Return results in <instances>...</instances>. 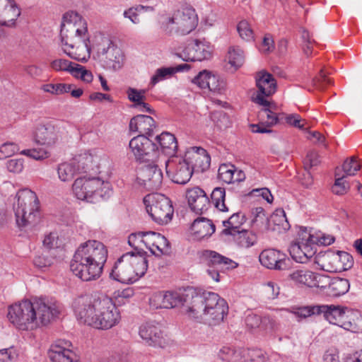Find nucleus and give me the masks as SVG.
I'll return each mask as SVG.
<instances>
[{"instance_id": "obj_1", "label": "nucleus", "mask_w": 362, "mask_h": 362, "mask_svg": "<svg viewBox=\"0 0 362 362\" xmlns=\"http://www.w3.org/2000/svg\"><path fill=\"white\" fill-rule=\"evenodd\" d=\"M60 312L61 305L55 298L35 297L11 305L8 318L16 328L28 330L49 324Z\"/></svg>"}, {"instance_id": "obj_2", "label": "nucleus", "mask_w": 362, "mask_h": 362, "mask_svg": "<svg viewBox=\"0 0 362 362\" xmlns=\"http://www.w3.org/2000/svg\"><path fill=\"white\" fill-rule=\"evenodd\" d=\"M75 315L81 323L95 329H108L120 320V313L112 300L106 296H83L73 304Z\"/></svg>"}, {"instance_id": "obj_3", "label": "nucleus", "mask_w": 362, "mask_h": 362, "mask_svg": "<svg viewBox=\"0 0 362 362\" xmlns=\"http://www.w3.org/2000/svg\"><path fill=\"white\" fill-rule=\"evenodd\" d=\"M187 296L190 300L185 305V314L191 320L209 326H216L228 315L226 300L216 293H198L193 288H189Z\"/></svg>"}, {"instance_id": "obj_4", "label": "nucleus", "mask_w": 362, "mask_h": 362, "mask_svg": "<svg viewBox=\"0 0 362 362\" xmlns=\"http://www.w3.org/2000/svg\"><path fill=\"white\" fill-rule=\"evenodd\" d=\"M107 259V250L98 240H90L82 243L76 250L70 263V269L83 281L98 279Z\"/></svg>"}, {"instance_id": "obj_5", "label": "nucleus", "mask_w": 362, "mask_h": 362, "mask_svg": "<svg viewBox=\"0 0 362 362\" xmlns=\"http://www.w3.org/2000/svg\"><path fill=\"white\" fill-rule=\"evenodd\" d=\"M60 37L62 45L65 47L64 52L71 58L78 60L76 53L70 49L78 48L81 44L83 45L86 50L90 52L87 23L78 13L69 11L64 15Z\"/></svg>"}, {"instance_id": "obj_6", "label": "nucleus", "mask_w": 362, "mask_h": 362, "mask_svg": "<svg viewBox=\"0 0 362 362\" xmlns=\"http://www.w3.org/2000/svg\"><path fill=\"white\" fill-rule=\"evenodd\" d=\"M13 203L16 223L21 228L35 226L40 216V201L37 194L30 189L19 190Z\"/></svg>"}, {"instance_id": "obj_7", "label": "nucleus", "mask_w": 362, "mask_h": 362, "mask_svg": "<svg viewBox=\"0 0 362 362\" xmlns=\"http://www.w3.org/2000/svg\"><path fill=\"white\" fill-rule=\"evenodd\" d=\"M197 25V18L194 9L191 7H184L177 10L162 24V29L168 35H185L195 29Z\"/></svg>"}, {"instance_id": "obj_8", "label": "nucleus", "mask_w": 362, "mask_h": 362, "mask_svg": "<svg viewBox=\"0 0 362 362\" xmlns=\"http://www.w3.org/2000/svg\"><path fill=\"white\" fill-rule=\"evenodd\" d=\"M146 211L152 219L160 225L168 223L173 218L174 209L172 202L162 194H149L144 197Z\"/></svg>"}, {"instance_id": "obj_9", "label": "nucleus", "mask_w": 362, "mask_h": 362, "mask_svg": "<svg viewBox=\"0 0 362 362\" xmlns=\"http://www.w3.org/2000/svg\"><path fill=\"white\" fill-rule=\"evenodd\" d=\"M297 235V240L289 247V253L296 262L305 263L316 253L317 249L313 241L315 238V233H312L305 227H300Z\"/></svg>"}, {"instance_id": "obj_10", "label": "nucleus", "mask_w": 362, "mask_h": 362, "mask_svg": "<svg viewBox=\"0 0 362 362\" xmlns=\"http://www.w3.org/2000/svg\"><path fill=\"white\" fill-rule=\"evenodd\" d=\"M129 147L135 160L139 163H156L159 158V147L145 135L132 138Z\"/></svg>"}, {"instance_id": "obj_11", "label": "nucleus", "mask_w": 362, "mask_h": 362, "mask_svg": "<svg viewBox=\"0 0 362 362\" xmlns=\"http://www.w3.org/2000/svg\"><path fill=\"white\" fill-rule=\"evenodd\" d=\"M188 293L189 288L185 290V292L160 291L154 293L149 298L150 307L153 309H169L182 305L183 312L185 313V305H187L190 300L187 296Z\"/></svg>"}, {"instance_id": "obj_12", "label": "nucleus", "mask_w": 362, "mask_h": 362, "mask_svg": "<svg viewBox=\"0 0 362 362\" xmlns=\"http://www.w3.org/2000/svg\"><path fill=\"white\" fill-rule=\"evenodd\" d=\"M255 81L258 90L256 95L252 96V101L259 105L269 106V102L264 97H268L275 93L276 80L272 74L262 71L257 73Z\"/></svg>"}, {"instance_id": "obj_13", "label": "nucleus", "mask_w": 362, "mask_h": 362, "mask_svg": "<svg viewBox=\"0 0 362 362\" xmlns=\"http://www.w3.org/2000/svg\"><path fill=\"white\" fill-rule=\"evenodd\" d=\"M213 47L205 39L194 40L183 49L181 57L185 61H203L211 57Z\"/></svg>"}, {"instance_id": "obj_14", "label": "nucleus", "mask_w": 362, "mask_h": 362, "mask_svg": "<svg viewBox=\"0 0 362 362\" xmlns=\"http://www.w3.org/2000/svg\"><path fill=\"white\" fill-rule=\"evenodd\" d=\"M166 172L172 180L177 184L185 185L188 182L193 174V170L189 164L181 158H173L165 161Z\"/></svg>"}, {"instance_id": "obj_15", "label": "nucleus", "mask_w": 362, "mask_h": 362, "mask_svg": "<svg viewBox=\"0 0 362 362\" xmlns=\"http://www.w3.org/2000/svg\"><path fill=\"white\" fill-rule=\"evenodd\" d=\"M139 183L148 191L158 189L163 182V173L155 163L146 165L141 168L137 177Z\"/></svg>"}, {"instance_id": "obj_16", "label": "nucleus", "mask_w": 362, "mask_h": 362, "mask_svg": "<svg viewBox=\"0 0 362 362\" xmlns=\"http://www.w3.org/2000/svg\"><path fill=\"white\" fill-rule=\"evenodd\" d=\"M101 66L110 71H117L124 64V55L122 51L115 45H110L107 48H103L98 53Z\"/></svg>"}, {"instance_id": "obj_17", "label": "nucleus", "mask_w": 362, "mask_h": 362, "mask_svg": "<svg viewBox=\"0 0 362 362\" xmlns=\"http://www.w3.org/2000/svg\"><path fill=\"white\" fill-rule=\"evenodd\" d=\"M128 258V254L125 253L117 259L110 273L111 279L122 284H132L137 281Z\"/></svg>"}, {"instance_id": "obj_18", "label": "nucleus", "mask_w": 362, "mask_h": 362, "mask_svg": "<svg viewBox=\"0 0 362 362\" xmlns=\"http://www.w3.org/2000/svg\"><path fill=\"white\" fill-rule=\"evenodd\" d=\"M101 185L98 177H78L75 180L72 189L78 199L93 202L95 198V189Z\"/></svg>"}, {"instance_id": "obj_19", "label": "nucleus", "mask_w": 362, "mask_h": 362, "mask_svg": "<svg viewBox=\"0 0 362 362\" xmlns=\"http://www.w3.org/2000/svg\"><path fill=\"white\" fill-rule=\"evenodd\" d=\"M194 171L204 172L206 170L211 163V157L207 151L198 146H192L187 149L183 158Z\"/></svg>"}, {"instance_id": "obj_20", "label": "nucleus", "mask_w": 362, "mask_h": 362, "mask_svg": "<svg viewBox=\"0 0 362 362\" xmlns=\"http://www.w3.org/2000/svg\"><path fill=\"white\" fill-rule=\"evenodd\" d=\"M51 67L57 71H68L75 78H80L86 83H90L93 78L90 71L81 64L73 63L66 59H55L52 62Z\"/></svg>"}, {"instance_id": "obj_21", "label": "nucleus", "mask_w": 362, "mask_h": 362, "mask_svg": "<svg viewBox=\"0 0 362 362\" xmlns=\"http://www.w3.org/2000/svg\"><path fill=\"white\" fill-rule=\"evenodd\" d=\"M71 341L59 339L53 344L48 352L52 362H78L77 356L72 350Z\"/></svg>"}, {"instance_id": "obj_22", "label": "nucleus", "mask_w": 362, "mask_h": 362, "mask_svg": "<svg viewBox=\"0 0 362 362\" xmlns=\"http://www.w3.org/2000/svg\"><path fill=\"white\" fill-rule=\"evenodd\" d=\"M262 266L270 269L285 270L290 266V259L284 253L274 249L263 250L259 255Z\"/></svg>"}, {"instance_id": "obj_23", "label": "nucleus", "mask_w": 362, "mask_h": 362, "mask_svg": "<svg viewBox=\"0 0 362 362\" xmlns=\"http://www.w3.org/2000/svg\"><path fill=\"white\" fill-rule=\"evenodd\" d=\"M35 141L40 145L52 146L62 138L60 127L51 123L40 124L34 134Z\"/></svg>"}, {"instance_id": "obj_24", "label": "nucleus", "mask_w": 362, "mask_h": 362, "mask_svg": "<svg viewBox=\"0 0 362 362\" xmlns=\"http://www.w3.org/2000/svg\"><path fill=\"white\" fill-rule=\"evenodd\" d=\"M144 235V238L141 240V242L152 254L156 256L170 254V243L165 236L153 231L145 232Z\"/></svg>"}, {"instance_id": "obj_25", "label": "nucleus", "mask_w": 362, "mask_h": 362, "mask_svg": "<svg viewBox=\"0 0 362 362\" xmlns=\"http://www.w3.org/2000/svg\"><path fill=\"white\" fill-rule=\"evenodd\" d=\"M139 335L145 343L154 347H164L166 344L163 333L158 327L146 323L140 327Z\"/></svg>"}, {"instance_id": "obj_26", "label": "nucleus", "mask_w": 362, "mask_h": 362, "mask_svg": "<svg viewBox=\"0 0 362 362\" xmlns=\"http://www.w3.org/2000/svg\"><path fill=\"white\" fill-rule=\"evenodd\" d=\"M186 198L191 209L197 214L206 211L209 204V199L205 192L199 187L187 189Z\"/></svg>"}, {"instance_id": "obj_27", "label": "nucleus", "mask_w": 362, "mask_h": 362, "mask_svg": "<svg viewBox=\"0 0 362 362\" xmlns=\"http://www.w3.org/2000/svg\"><path fill=\"white\" fill-rule=\"evenodd\" d=\"M21 15L14 0H0V25L12 27Z\"/></svg>"}, {"instance_id": "obj_28", "label": "nucleus", "mask_w": 362, "mask_h": 362, "mask_svg": "<svg viewBox=\"0 0 362 362\" xmlns=\"http://www.w3.org/2000/svg\"><path fill=\"white\" fill-rule=\"evenodd\" d=\"M202 259L208 266L219 269H233L238 266L235 261L213 250L203 251Z\"/></svg>"}, {"instance_id": "obj_29", "label": "nucleus", "mask_w": 362, "mask_h": 362, "mask_svg": "<svg viewBox=\"0 0 362 362\" xmlns=\"http://www.w3.org/2000/svg\"><path fill=\"white\" fill-rule=\"evenodd\" d=\"M156 127L154 119L148 115H138L131 119L129 129L132 132H139L140 135L148 137L153 135V129Z\"/></svg>"}, {"instance_id": "obj_30", "label": "nucleus", "mask_w": 362, "mask_h": 362, "mask_svg": "<svg viewBox=\"0 0 362 362\" xmlns=\"http://www.w3.org/2000/svg\"><path fill=\"white\" fill-rule=\"evenodd\" d=\"M317 310H319V315L322 314L325 319L329 323L339 325L341 320L346 317V311L348 309L341 305H320V308H317Z\"/></svg>"}, {"instance_id": "obj_31", "label": "nucleus", "mask_w": 362, "mask_h": 362, "mask_svg": "<svg viewBox=\"0 0 362 362\" xmlns=\"http://www.w3.org/2000/svg\"><path fill=\"white\" fill-rule=\"evenodd\" d=\"M190 230L194 238L202 240L211 236L215 232V226L211 220L201 217L194 221Z\"/></svg>"}, {"instance_id": "obj_32", "label": "nucleus", "mask_w": 362, "mask_h": 362, "mask_svg": "<svg viewBox=\"0 0 362 362\" xmlns=\"http://www.w3.org/2000/svg\"><path fill=\"white\" fill-rule=\"evenodd\" d=\"M160 146V151L170 156L177 153V142L175 136L170 132H164L156 137Z\"/></svg>"}, {"instance_id": "obj_33", "label": "nucleus", "mask_w": 362, "mask_h": 362, "mask_svg": "<svg viewBox=\"0 0 362 362\" xmlns=\"http://www.w3.org/2000/svg\"><path fill=\"white\" fill-rule=\"evenodd\" d=\"M127 254H128V259L138 280L146 274L148 269V261L145 254L139 252H127Z\"/></svg>"}, {"instance_id": "obj_34", "label": "nucleus", "mask_w": 362, "mask_h": 362, "mask_svg": "<svg viewBox=\"0 0 362 362\" xmlns=\"http://www.w3.org/2000/svg\"><path fill=\"white\" fill-rule=\"evenodd\" d=\"M246 221V218L242 212L234 213L227 220L223 221L224 229L222 234L232 235L240 230L241 226Z\"/></svg>"}, {"instance_id": "obj_35", "label": "nucleus", "mask_w": 362, "mask_h": 362, "mask_svg": "<svg viewBox=\"0 0 362 362\" xmlns=\"http://www.w3.org/2000/svg\"><path fill=\"white\" fill-rule=\"evenodd\" d=\"M269 226L271 227L273 224L272 229L278 233H283L288 230L290 228V224L286 216V213L282 209H276L271 216L270 219L268 220Z\"/></svg>"}, {"instance_id": "obj_36", "label": "nucleus", "mask_w": 362, "mask_h": 362, "mask_svg": "<svg viewBox=\"0 0 362 362\" xmlns=\"http://www.w3.org/2000/svg\"><path fill=\"white\" fill-rule=\"evenodd\" d=\"M189 68V66L185 64L176 67H162L158 69L151 77L149 85L153 87L158 82L171 77L175 73L182 71L184 69H188Z\"/></svg>"}, {"instance_id": "obj_37", "label": "nucleus", "mask_w": 362, "mask_h": 362, "mask_svg": "<svg viewBox=\"0 0 362 362\" xmlns=\"http://www.w3.org/2000/svg\"><path fill=\"white\" fill-rule=\"evenodd\" d=\"M57 174L59 179L62 182L71 181L76 175L80 173V166L75 161L64 162L58 165Z\"/></svg>"}, {"instance_id": "obj_38", "label": "nucleus", "mask_w": 362, "mask_h": 362, "mask_svg": "<svg viewBox=\"0 0 362 362\" xmlns=\"http://www.w3.org/2000/svg\"><path fill=\"white\" fill-rule=\"evenodd\" d=\"M235 243L243 248H249L257 243V235L248 230H239L231 235Z\"/></svg>"}, {"instance_id": "obj_39", "label": "nucleus", "mask_w": 362, "mask_h": 362, "mask_svg": "<svg viewBox=\"0 0 362 362\" xmlns=\"http://www.w3.org/2000/svg\"><path fill=\"white\" fill-rule=\"evenodd\" d=\"M350 288V284L348 279L334 277L331 280L329 286V291L327 292L334 297L339 296L346 293Z\"/></svg>"}, {"instance_id": "obj_40", "label": "nucleus", "mask_w": 362, "mask_h": 362, "mask_svg": "<svg viewBox=\"0 0 362 362\" xmlns=\"http://www.w3.org/2000/svg\"><path fill=\"white\" fill-rule=\"evenodd\" d=\"M228 64L230 66L232 71H237L245 62L243 51L238 47H230L226 57Z\"/></svg>"}, {"instance_id": "obj_41", "label": "nucleus", "mask_w": 362, "mask_h": 362, "mask_svg": "<svg viewBox=\"0 0 362 362\" xmlns=\"http://www.w3.org/2000/svg\"><path fill=\"white\" fill-rule=\"evenodd\" d=\"M332 259L337 262L334 268V271L348 270L354 265L352 256L346 252L338 251L337 254L332 255Z\"/></svg>"}, {"instance_id": "obj_42", "label": "nucleus", "mask_w": 362, "mask_h": 362, "mask_svg": "<svg viewBox=\"0 0 362 362\" xmlns=\"http://www.w3.org/2000/svg\"><path fill=\"white\" fill-rule=\"evenodd\" d=\"M315 272L309 270H296L289 274V277L296 284L312 287Z\"/></svg>"}, {"instance_id": "obj_43", "label": "nucleus", "mask_w": 362, "mask_h": 362, "mask_svg": "<svg viewBox=\"0 0 362 362\" xmlns=\"http://www.w3.org/2000/svg\"><path fill=\"white\" fill-rule=\"evenodd\" d=\"M243 349H233L223 347L219 351L218 356L222 361L227 362H242Z\"/></svg>"}, {"instance_id": "obj_44", "label": "nucleus", "mask_w": 362, "mask_h": 362, "mask_svg": "<svg viewBox=\"0 0 362 362\" xmlns=\"http://www.w3.org/2000/svg\"><path fill=\"white\" fill-rule=\"evenodd\" d=\"M226 191L224 188L216 187L211 192V202L216 208L221 211H228V209L225 204Z\"/></svg>"}, {"instance_id": "obj_45", "label": "nucleus", "mask_w": 362, "mask_h": 362, "mask_svg": "<svg viewBox=\"0 0 362 362\" xmlns=\"http://www.w3.org/2000/svg\"><path fill=\"white\" fill-rule=\"evenodd\" d=\"M265 354L261 349H243L242 362H264Z\"/></svg>"}, {"instance_id": "obj_46", "label": "nucleus", "mask_w": 362, "mask_h": 362, "mask_svg": "<svg viewBox=\"0 0 362 362\" xmlns=\"http://www.w3.org/2000/svg\"><path fill=\"white\" fill-rule=\"evenodd\" d=\"M73 87L74 85L72 84L48 83L43 85L42 89L46 93H49L54 95H62L66 93H69Z\"/></svg>"}, {"instance_id": "obj_47", "label": "nucleus", "mask_w": 362, "mask_h": 362, "mask_svg": "<svg viewBox=\"0 0 362 362\" xmlns=\"http://www.w3.org/2000/svg\"><path fill=\"white\" fill-rule=\"evenodd\" d=\"M210 91L222 94L226 89V83L223 79L211 74L210 78H208V85L206 86Z\"/></svg>"}, {"instance_id": "obj_48", "label": "nucleus", "mask_w": 362, "mask_h": 362, "mask_svg": "<svg viewBox=\"0 0 362 362\" xmlns=\"http://www.w3.org/2000/svg\"><path fill=\"white\" fill-rule=\"evenodd\" d=\"M234 170L233 165L222 164L218 168V178L227 184L233 183Z\"/></svg>"}, {"instance_id": "obj_49", "label": "nucleus", "mask_w": 362, "mask_h": 362, "mask_svg": "<svg viewBox=\"0 0 362 362\" xmlns=\"http://www.w3.org/2000/svg\"><path fill=\"white\" fill-rule=\"evenodd\" d=\"M74 161L76 162V165L80 166L81 172H87L88 170H93V163L95 161L94 156L90 153H84L80 155L77 159Z\"/></svg>"}, {"instance_id": "obj_50", "label": "nucleus", "mask_w": 362, "mask_h": 362, "mask_svg": "<svg viewBox=\"0 0 362 362\" xmlns=\"http://www.w3.org/2000/svg\"><path fill=\"white\" fill-rule=\"evenodd\" d=\"M263 107H264L259 112V117L264 121L267 127L275 125L279 121L276 114L271 111L268 108L269 106Z\"/></svg>"}, {"instance_id": "obj_51", "label": "nucleus", "mask_w": 362, "mask_h": 362, "mask_svg": "<svg viewBox=\"0 0 362 362\" xmlns=\"http://www.w3.org/2000/svg\"><path fill=\"white\" fill-rule=\"evenodd\" d=\"M211 119L219 129L226 128L229 125V118L222 110L211 112Z\"/></svg>"}, {"instance_id": "obj_52", "label": "nucleus", "mask_w": 362, "mask_h": 362, "mask_svg": "<svg viewBox=\"0 0 362 362\" xmlns=\"http://www.w3.org/2000/svg\"><path fill=\"white\" fill-rule=\"evenodd\" d=\"M238 32L240 35V37L246 41H251L253 40V31L246 21H241L237 26Z\"/></svg>"}, {"instance_id": "obj_53", "label": "nucleus", "mask_w": 362, "mask_h": 362, "mask_svg": "<svg viewBox=\"0 0 362 362\" xmlns=\"http://www.w3.org/2000/svg\"><path fill=\"white\" fill-rule=\"evenodd\" d=\"M342 168L346 176L354 175L361 169V165L358 163L356 158L353 156L344 162Z\"/></svg>"}, {"instance_id": "obj_54", "label": "nucleus", "mask_w": 362, "mask_h": 362, "mask_svg": "<svg viewBox=\"0 0 362 362\" xmlns=\"http://www.w3.org/2000/svg\"><path fill=\"white\" fill-rule=\"evenodd\" d=\"M279 323L270 315H264L262 317L260 329L266 332H273L279 329Z\"/></svg>"}, {"instance_id": "obj_55", "label": "nucleus", "mask_w": 362, "mask_h": 362, "mask_svg": "<svg viewBox=\"0 0 362 362\" xmlns=\"http://www.w3.org/2000/svg\"><path fill=\"white\" fill-rule=\"evenodd\" d=\"M18 357V351L14 346L0 349V361L9 362L16 361Z\"/></svg>"}, {"instance_id": "obj_56", "label": "nucleus", "mask_w": 362, "mask_h": 362, "mask_svg": "<svg viewBox=\"0 0 362 362\" xmlns=\"http://www.w3.org/2000/svg\"><path fill=\"white\" fill-rule=\"evenodd\" d=\"M19 151L18 145L13 142H6L0 146V159L12 156Z\"/></svg>"}, {"instance_id": "obj_57", "label": "nucleus", "mask_w": 362, "mask_h": 362, "mask_svg": "<svg viewBox=\"0 0 362 362\" xmlns=\"http://www.w3.org/2000/svg\"><path fill=\"white\" fill-rule=\"evenodd\" d=\"M345 177V175H343L342 177L336 178L334 184L332 187V191L334 194L337 195H342L348 192L349 189V185L344 180Z\"/></svg>"}, {"instance_id": "obj_58", "label": "nucleus", "mask_w": 362, "mask_h": 362, "mask_svg": "<svg viewBox=\"0 0 362 362\" xmlns=\"http://www.w3.org/2000/svg\"><path fill=\"white\" fill-rule=\"evenodd\" d=\"M101 185H98L95 189V198H108L112 194V189L110 182L100 179Z\"/></svg>"}, {"instance_id": "obj_59", "label": "nucleus", "mask_w": 362, "mask_h": 362, "mask_svg": "<svg viewBox=\"0 0 362 362\" xmlns=\"http://www.w3.org/2000/svg\"><path fill=\"white\" fill-rule=\"evenodd\" d=\"M315 278L313 279V284L312 287H317L321 288H327L329 291V286L331 283L332 279L327 275L315 273Z\"/></svg>"}, {"instance_id": "obj_60", "label": "nucleus", "mask_w": 362, "mask_h": 362, "mask_svg": "<svg viewBox=\"0 0 362 362\" xmlns=\"http://www.w3.org/2000/svg\"><path fill=\"white\" fill-rule=\"evenodd\" d=\"M211 73L206 70L200 71L192 81V82L196 84L199 88L202 89L206 88L208 85V78H210Z\"/></svg>"}, {"instance_id": "obj_61", "label": "nucleus", "mask_w": 362, "mask_h": 362, "mask_svg": "<svg viewBox=\"0 0 362 362\" xmlns=\"http://www.w3.org/2000/svg\"><path fill=\"white\" fill-rule=\"evenodd\" d=\"M146 93V90H139L129 88L127 90L128 98L130 101L134 103V107L138 105V103L142 102L145 98V94Z\"/></svg>"}, {"instance_id": "obj_62", "label": "nucleus", "mask_w": 362, "mask_h": 362, "mask_svg": "<svg viewBox=\"0 0 362 362\" xmlns=\"http://www.w3.org/2000/svg\"><path fill=\"white\" fill-rule=\"evenodd\" d=\"M279 291V286L273 281H268L264 285V293L268 299H275L277 298Z\"/></svg>"}, {"instance_id": "obj_63", "label": "nucleus", "mask_w": 362, "mask_h": 362, "mask_svg": "<svg viewBox=\"0 0 362 362\" xmlns=\"http://www.w3.org/2000/svg\"><path fill=\"white\" fill-rule=\"evenodd\" d=\"M315 242V247L318 245H329L334 242V236L331 235L325 234L322 232L315 233V238L313 240Z\"/></svg>"}, {"instance_id": "obj_64", "label": "nucleus", "mask_w": 362, "mask_h": 362, "mask_svg": "<svg viewBox=\"0 0 362 362\" xmlns=\"http://www.w3.org/2000/svg\"><path fill=\"white\" fill-rule=\"evenodd\" d=\"M320 308V305L315 306H305L297 308L294 314L300 317H308L313 315H319V310L317 308Z\"/></svg>"}]
</instances>
